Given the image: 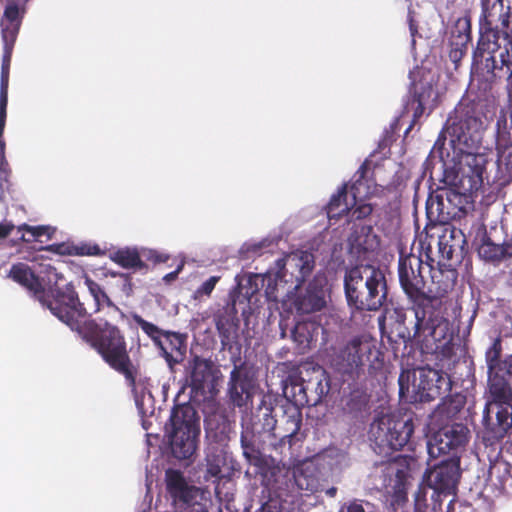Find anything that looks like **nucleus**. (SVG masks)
Wrapping results in <instances>:
<instances>
[{
    "label": "nucleus",
    "mask_w": 512,
    "mask_h": 512,
    "mask_svg": "<svg viewBox=\"0 0 512 512\" xmlns=\"http://www.w3.org/2000/svg\"><path fill=\"white\" fill-rule=\"evenodd\" d=\"M60 321L76 331L80 338L94 349L114 371L124 376L131 388H135L139 365L130 357V349L124 331L105 319H86L88 311L79 297L60 311Z\"/></svg>",
    "instance_id": "nucleus-1"
},
{
    "label": "nucleus",
    "mask_w": 512,
    "mask_h": 512,
    "mask_svg": "<svg viewBox=\"0 0 512 512\" xmlns=\"http://www.w3.org/2000/svg\"><path fill=\"white\" fill-rule=\"evenodd\" d=\"M411 304V309L395 307L387 312L392 333L405 344L419 346L423 353L441 360L450 359L454 355V343L442 307Z\"/></svg>",
    "instance_id": "nucleus-2"
},
{
    "label": "nucleus",
    "mask_w": 512,
    "mask_h": 512,
    "mask_svg": "<svg viewBox=\"0 0 512 512\" xmlns=\"http://www.w3.org/2000/svg\"><path fill=\"white\" fill-rule=\"evenodd\" d=\"M344 293L353 317L356 312L378 311L387 298L386 277L370 264L352 266L345 271Z\"/></svg>",
    "instance_id": "nucleus-3"
},
{
    "label": "nucleus",
    "mask_w": 512,
    "mask_h": 512,
    "mask_svg": "<svg viewBox=\"0 0 512 512\" xmlns=\"http://www.w3.org/2000/svg\"><path fill=\"white\" fill-rule=\"evenodd\" d=\"M502 352L500 336L494 338L485 350L488 391L485 405L491 409L512 411V387L507 379L512 378V353L502 358Z\"/></svg>",
    "instance_id": "nucleus-4"
},
{
    "label": "nucleus",
    "mask_w": 512,
    "mask_h": 512,
    "mask_svg": "<svg viewBox=\"0 0 512 512\" xmlns=\"http://www.w3.org/2000/svg\"><path fill=\"white\" fill-rule=\"evenodd\" d=\"M9 277L31 292L33 297L43 307H47L59 320L60 311L67 310L78 295L72 283H67L63 287L55 284L45 289L39 277L25 263L13 264Z\"/></svg>",
    "instance_id": "nucleus-5"
},
{
    "label": "nucleus",
    "mask_w": 512,
    "mask_h": 512,
    "mask_svg": "<svg viewBox=\"0 0 512 512\" xmlns=\"http://www.w3.org/2000/svg\"><path fill=\"white\" fill-rule=\"evenodd\" d=\"M365 366H368L369 374H375L383 366V355L372 341L364 337L351 339L335 358L336 370L343 381L359 379Z\"/></svg>",
    "instance_id": "nucleus-6"
},
{
    "label": "nucleus",
    "mask_w": 512,
    "mask_h": 512,
    "mask_svg": "<svg viewBox=\"0 0 512 512\" xmlns=\"http://www.w3.org/2000/svg\"><path fill=\"white\" fill-rule=\"evenodd\" d=\"M414 433L411 417L382 415L370 426V440L376 454L390 459L394 452L408 444Z\"/></svg>",
    "instance_id": "nucleus-7"
},
{
    "label": "nucleus",
    "mask_w": 512,
    "mask_h": 512,
    "mask_svg": "<svg viewBox=\"0 0 512 512\" xmlns=\"http://www.w3.org/2000/svg\"><path fill=\"white\" fill-rule=\"evenodd\" d=\"M169 445L172 455L179 459H189L196 451L200 434L199 417L190 404L177 405L169 419Z\"/></svg>",
    "instance_id": "nucleus-8"
},
{
    "label": "nucleus",
    "mask_w": 512,
    "mask_h": 512,
    "mask_svg": "<svg viewBox=\"0 0 512 512\" xmlns=\"http://www.w3.org/2000/svg\"><path fill=\"white\" fill-rule=\"evenodd\" d=\"M427 262L414 254H401L398 261L399 283L411 303L439 305L441 301L427 293Z\"/></svg>",
    "instance_id": "nucleus-9"
},
{
    "label": "nucleus",
    "mask_w": 512,
    "mask_h": 512,
    "mask_svg": "<svg viewBox=\"0 0 512 512\" xmlns=\"http://www.w3.org/2000/svg\"><path fill=\"white\" fill-rule=\"evenodd\" d=\"M480 45L486 49L495 46L496 31L502 38H512V0H481Z\"/></svg>",
    "instance_id": "nucleus-10"
},
{
    "label": "nucleus",
    "mask_w": 512,
    "mask_h": 512,
    "mask_svg": "<svg viewBox=\"0 0 512 512\" xmlns=\"http://www.w3.org/2000/svg\"><path fill=\"white\" fill-rule=\"evenodd\" d=\"M165 482L166 492L175 512H208L204 491L189 485L181 471L168 469Z\"/></svg>",
    "instance_id": "nucleus-11"
},
{
    "label": "nucleus",
    "mask_w": 512,
    "mask_h": 512,
    "mask_svg": "<svg viewBox=\"0 0 512 512\" xmlns=\"http://www.w3.org/2000/svg\"><path fill=\"white\" fill-rule=\"evenodd\" d=\"M468 196L454 187L438 188L426 202V214L430 222L446 224L466 214Z\"/></svg>",
    "instance_id": "nucleus-12"
},
{
    "label": "nucleus",
    "mask_w": 512,
    "mask_h": 512,
    "mask_svg": "<svg viewBox=\"0 0 512 512\" xmlns=\"http://www.w3.org/2000/svg\"><path fill=\"white\" fill-rule=\"evenodd\" d=\"M469 439L470 430L465 424H445L427 442L428 454L431 458L449 454L450 457H459L458 452L464 449Z\"/></svg>",
    "instance_id": "nucleus-13"
},
{
    "label": "nucleus",
    "mask_w": 512,
    "mask_h": 512,
    "mask_svg": "<svg viewBox=\"0 0 512 512\" xmlns=\"http://www.w3.org/2000/svg\"><path fill=\"white\" fill-rule=\"evenodd\" d=\"M500 31H496L495 43L496 47L486 49L481 47L480 38L477 47L473 53V63L478 64L484 61V67L488 73L496 75L497 72L503 71L507 79L512 78V38H503V45L499 43Z\"/></svg>",
    "instance_id": "nucleus-14"
},
{
    "label": "nucleus",
    "mask_w": 512,
    "mask_h": 512,
    "mask_svg": "<svg viewBox=\"0 0 512 512\" xmlns=\"http://www.w3.org/2000/svg\"><path fill=\"white\" fill-rule=\"evenodd\" d=\"M493 410L489 405L484 406L481 428L477 432V437L486 448L495 452L512 429V411L496 409L493 417Z\"/></svg>",
    "instance_id": "nucleus-15"
},
{
    "label": "nucleus",
    "mask_w": 512,
    "mask_h": 512,
    "mask_svg": "<svg viewBox=\"0 0 512 512\" xmlns=\"http://www.w3.org/2000/svg\"><path fill=\"white\" fill-rule=\"evenodd\" d=\"M450 388V380L443 373L432 368H422L418 376L414 373L411 403H426L440 397Z\"/></svg>",
    "instance_id": "nucleus-16"
},
{
    "label": "nucleus",
    "mask_w": 512,
    "mask_h": 512,
    "mask_svg": "<svg viewBox=\"0 0 512 512\" xmlns=\"http://www.w3.org/2000/svg\"><path fill=\"white\" fill-rule=\"evenodd\" d=\"M327 279L324 274H317L304 289L297 288L292 297V306L298 315L322 311L327 305Z\"/></svg>",
    "instance_id": "nucleus-17"
},
{
    "label": "nucleus",
    "mask_w": 512,
    "mask_h": 512,
    "mask_svg": "<svg viewBox=\"0 0 512 512\" xmlns=\"http://www.w3.org/2000/svg\"><path fill=\"white\" fill-rule=\"evenodd\" d=\"M219 369L210 359L195 355L187 366V382L195 395L204 396L216 391Z\"/></svg>",
    "instance_id": "nucleus-18"
},
{
    "label": "nucleus",
    "mask_w": 512,
    "mask_h": 512,
    "mask_svg": "<svg viewBox=\"0 0 512 512\" xmlns=\"http://www.w3.org/2000/svg\"><path fill=\"white\" fill-rule=\"evenodd\" d=\"M315 267L314 255L307 251H298L277 259L275 268L278 275H283L288 282H295V288H299Z\"/></svg>",
    "instance_id": "nucleus-19"
},
{
    "label": "nucleus",
    "mask_w": 512,
    "mask_h": 512,
    "mask_svg": "<svg viewBox=\"0 0 512 512\" xmlns=\"http://www.w3.org/2000/svg\"><path fill=\"white\" fill-rule=\"evenodd\" d=\"M424 481L437 492L456 488L460 478V457H449L424 473Z\"/></svg>",
    "instance_id": "nucleus-20"
},
{
    "label": "nucleus",
    "mask_w": 512,
    "mask_h": 512,
    "mask_svg": "<svg viewBox=\"0 0 512 512\" xmlns=\"http://www.w3.org/2000/svg\"><path fill=\"white\" fill-rule=\"evenodd\" d=\"M394 460L398 468L387 493L392 495L394 502L400 503L407 500V488L414 474L420 471V464L415 457L409 455H399Z\"/></svg>",
    "instance_id": "nucleus-21"
},
{
    "label": "nucleus",
    "mask_w": 512,
    "mask_h": 512,
    "mask_svg": "<svg viewBox=\"0 0 512 512\" xmlns=\"http://www.w3.org/2000/svg\"><path fill=\"white\" fill-rule=\"evenodd\" d=\"M434 260L427 261V273L431 283L427 289V293L434 296L437 301L451 292L458 278V272L451 264L445 265L438 263L437 267L433 266Z\"/></svg>",
    "instance_id": "nucleus-22"
},
{
    "label": "nucleus",
    "mask_w": 512,
    "mask_h": 512,
    "mask_svg": "<svg viewBox=\"0 0 512 512\" xmlns=\"http://www.w3.org/2000/svg\"><path fill=\"white\" fill-rule=\"evenodd\" d=\"M412 97L407 102L405 110L413 111V120L411 125L406 130V134L412 129L413 125L422 117L427 107L433 108L434 102L437 98V93L431 82L420 80L412 83Z\"/></svg>",
    "instance_id": "nucleus-23"
},
{
    "label": "nucleus",
    "mask_w": 512,
    "mask_h": 512,
    "mask_svg": "<svg viewBox=\"0 0 512 512\" xmlns=\"http://www.w3.org/2000/svg\"><path fill=\"white\" fill-rule=\"evenodd\" d=\"M254 380L242 365H235L230 373L229 396L235 406H246L252 401Z\"/></svg>",
    "instance_id": "nucleus-24"
},
{
    "label": "nucleus",
    "mask_w": 512,
    "mask_h": 512,
    "mask_svg": "<svg viewBox=\"0 0 512 512\" xmlns=\"http://www.w3.org/2000/svg\"><path fill=\"white\" fill-rule=\"evenodd\" d=\"M470 41V19L468 17L458 18L451 29L449 38V58L453 62L455 69L458 68L462 58L466 55Z\"/></svg>",
    "instance_id": "nucleus-25"
},
{
    "label": "nucleus",
    "mask_w": 512,
    "mask_h": 512,
    "mask_svg": "<svg viewBox=\"0 0 512 512\" xmlns=\"http://www.w3.org/2000/svg\"><path fill=\"white\" fill-rule=\"evenodd\" d=\"M164 338L167 345L162 341L161 355L164 357L169 368L173 369L175 365L184 361L187 352L186 335L178 332L167 331Z\"/></svg>",
    "instance_id": "nucleus-26"
},
{
    "label": "nucleus",
    "mask_w": 512,
    "mask_h": 512,
    "mask_svg": "<svg viewBox=\"0 0 512 512\" xmlns=\"http://www.w3.org/2000/svg\"><path fill=\"white\" fill-rule=\"evenodd\" d=\"M279 281L288 282L282 274L278 275V269L276 268L275 271L268 270L264 274L250 275L248 277L249 288L246 291V295L252 296L260 289H264L268 299H276V290Z\"/></svg>",
    "instance_id": "nucleus-27"
},
{
    "label": "nucleus",
    "mask_w": 512,
    "mask_h": 512,
    "mask_svg": "<svg viewBox=\"0 0 512 512\" xmlns=\"http://www.w3.org/2000/svg\"><path fill=\"white\" fill-rule=\"evenodd\" d=\"M40 250L62 256H97L102 253L97 244L87 242L74 243L72 241L50 244L42 247Z\"/></svg>",
    "instance_id": "nucleus-28"
},
{
    "label": "nucleus",
    "mask_w": 512,
    "mask_h": 512,
    "mask_svg": "<svg viewBox=\"0 0 512 512\" xmlns=\"http://www.w3.org/2000/svg\"><path fill=\"white\" fill-rule=\"evenodd\" d=\"M282 415L280 416V423L284 426L285 434L282 436V441L288 440L292 445L293 439L297 436L302 425V409L289 402H284L281 405Z\"/></svg>",
    "instance_id": "nucleus-29"
},
{
    "label": "nucleus",
    "mask_w": 512,
    "mask_h": 512,
    "mask_svg": "<svg viewBox=\"0 0 512 512\" xmlns=\"http://www.w3.org/2000/svg\"><path fill=\"white\" fill-rule=\"evenodd\" d=\"M310 406H316L330 390V379L325 370H316L305 379Z\"/></svg>",
    "instance_id": "nucleus-30"
},
{
    "label": "nucleus",
    "mask_w": 512,
    "mask_h": 512,
    "mask_svg": "<svg viewBox=\"0 0 512 512\" xmlns=\"http://www.w3.org/2000/svg\"><path fill=\"white\" fill-rule=\"evenodd\" d=\"M22 22V15L16 2L6 5L0 22L2 39L16 40Z\"/></svg>",
    "instance_id": "nucleus-31"
},
{
    "label": "nucleus",
    "mask_w": 512,
    "mask_h": 512,
    "mask_svg": "<svg viewBox=\"0 0 512 512\" xmlns=\"http://www.w3.org/2000/svg\"><path fill=\"white\" fill-rule=\"evenodd\" d=\"M506 243L497 244L485 233L482 237L481 244L478 247V255L485 262L494 265L500 264L503 260L507 259L509 246Z\"/></svg>",
    "instance_id": "nucleus-32"
},
{
    "label": "nucleus",
    "mask_w": 512,
    "mask_h": 512,
    "mask_svg": "<svg viewBox=\"0 0 512 512\" xmlns=\"http://www.w3.org/2000/svg\"><path fill=\"white\" fill-rule=\"evenodd\" d=\"M466 404V397L460 393L450 395L442 400L433 411V418L444 422L455 418Z\"/></svg>",
    "instance_id": "nucleus-33"
},
{
    "label": "nucleus",
    "mask_w": 512,
    "mask_h": 512,
    "mask_svg": "<svg viewBox=\"0 0 512 512\" xmlns=\"http://www.w3.org/2000/svg\"><path fill=\"white\" fill-rule=\"evenodd\" d=\"M447 233L448 229H446L445 233L439 238V252L443 259L448 261H459L463 257V250L465 245L464 240H461V242L458 243L455 242V229L449 231V236Z\"/></svg>",
    "instance_id": "nucleus-34"
},
{
    "label": "nucleus",
    "mask_w": 512,
    "mask_h": 512,
    "mask_svg": "<svg viewBox=\"0 0 512 512\" xmlns=\"http://www.w3.org/2000/svg\"><path fill=\"white\" fill-rule=\"evenodd\" d=\"M348 185H342L337 193L333 194L326 206V213L330 220H339L351 210V204L348 203Z\"/></svg>",
    "instance_id": "nucleus-35"
},
{
    "label": "nucleus",
    "mask_w": 512,
    "mask_h": 512,
    "mask_svg": "<svg viewBox=\"0 0 512 512\" xmlns=\"http://www.w3.org/2000/svg\"><path fill=\"white\" fill-rule=\"evenodd\" d=\"M111 260L125 269H147L146 263L141 260V257L135 248H122L118 249L111 255Z\"/></svg>",
    "instance_id": "nucleus-36"
},
{
    "label": "nucleus",
    "mask_w": 512,
    "mask_h": 512,
    "mask_svg": "<svg viewBox=\"0 0 512 512\" xmlns=\"http://www.w3.org/2000/svg\"><path fill=\"white\" fill-rule=\"evenodd\" d=\"M318 329L319 325L313 321H298L291 331V336L295 343L302 348H306L313 340Z\"/></svg>",
    "instance_id": "nucleus-37"
},
{
    "label": "nucleus",
    "mask_w": 512,
    "mask_h": 512,
    "mask_svg": "<svg viewBox=\"0 0 512 512\" xmlns=\"http://www.w3.org/2000/svg\"><path fill=\"white\" fill-rule=\"evenodd\" d=\"M284 395L286 397L285 402L296 405L298 408L302 409L305 406H310L305 379H301V381L298 382H291L289 386L285 387Z\"/></svg>",
    "instance_id": "nucleus-38"
},
{
    "label": "nucleus",
    "mask_w": 512,
    "mask_h": 512,
    "mask_svg": "<svg viewBox=\"0 0 512 512\" xmlns=\"http://www.w3.org/2000/svg\"><path fill=\"white\" fill-rule=\"evenodd\" d=\"M85 285L87 286L90 295L94 299V313L99 312L100 309L104 306L112 307L116 310H119V308L112 302L107 293L97 282H95L89 277H86Z\"/></svg>",
    "instance_id": "nucleus-39"
},
{
    "label": "nucleus",
    "mask_w": 512,
    "mask_h": 512,
    "mask_svg": "<svg viewBox=\"0 0 512 512\" xmlns=\"http://www.w3.org/2000/svg\"><path fill=\"white\" fill-rule=\"evenodd\" d=\"M3 41V55L1 65V76H0V88L5 87L8 89L9 86V75H10V64L14 45L16 40L2 39Z\"/></svg>",
    "instance_id": "nucleus-40"
},
{
    "label": "nucleus",
    "mask_w": 512,
    "mask_h": 512,
    "mask_svg": "<svg viewBox=\"0 0 512 512\" xmlns=\"http://www.w3.org/2000/svg\"><path fill=\"white\" fill-rule=\"evenodd\" d=\"M133 321L142 329V331L151 338L154 345L157 348H162V337H164L165 332L164 330L160 329L155 324L148 322L147 320L143 319L140 315L134 314L132 316Z\"/></svg>",
    "instance_id": "nucleus-41"
},
{
    "label": "nucleus",
    "mask_w": 512,
    "mask_h": 512,
    "mask_svg": "<svg viewBox=\"0 0 512 512\" xmlns=\"http://www.w3.org/2000/svg\"><path fill=\"white\" fill-rule=\"evenodd\" d=\"M512 147V128L508 127L505 117L497 120L496 150L498 153Z\"/></svg>",
    "instance_id": "nucleus-42"
},
{
    "label": "nucleus",
    "mask_w": 512,
    "mask_h": 512,
    "mask_svg": "<svg viewBox=\"0 0 512 512\" xmlns=\"http://www.w3.org/2000/svg\"><path fill=\"white\" fill-rule=\"evenodd\" d=\"M293 478L296 486L300 490H305L309 492H313L316 488V478L312 472H309L308 469L303 466H296L293 469Z\"/></svg>",
    "instance_id": "nucleus-43"
},
{
    "label": "nucleus",
    "mask_w": 512,
    "mask_h": 512,
    "mask_svg": "<svg viewBox=\"0 0 512 512\" xmlns=\"http://www.w3.org/2000/svg\"><path fill=\"white\" fill-rule=\"evenodd\" d=\"M470 171L472 175H463L459 180V184L463 190L473 192L477 191L483 184V168L480 166H476L475 168L470 167Z\"/></svg>",
    "instance_id": "nucleus-44"
},
{
    "label": "nucleus",
    "mask_w": 512,
    "mask_h": 512,
    "mask_svg": "<svg viewBox=\"0 0 512 512\" xmlns=\"http://www.w3.org/2000/svg\"><path fill=\"white\" fill-rule=\"evenodd\" d=\"M370 170V165L368 161H364L358 170L354 173L352 177V184L350 186V193L352 197L359 198L360 197V188L364 185L363 181L366 178L368 171Z\"/></svg>",
    "instance_id": "nucleus-45"
},
{
    "label": "nucleus",
    "mask_w": 512,
    "mask_h": 512,
    "mask_svg": "<svg viewBox=\"0 0 512 512\" xmlns=\"http://www.w3.org/2000/svg\"><path fill=\"white\" fill-rule=\"evenodd\" d=\"M18 230L30 233L35 240L42 236H47L48 239H51L56 232V229L49 225L30 226L28 224H22L18 227Z\"/></svg>",
    "instance_id": "nucleus-46"
},
{
    "label": "nucleus",
    "mask_w": 512,
    "mask_h": 512,
    "mask_svg": "<svg viewBox=\"0 0 512 512\" xmlns=\"http://www.w3.org/2000/svg\"><path fill=\"white\" fill-rule=\"evenodd\" d=\"M358 198L353 197V202L351 203V218L354 220H362L369 217L374 207L370 203H358Z\"/></svg>",
    "instance_id": "nucleus-47"
},
{
    "label": "nucleus",
    "mask_w": 512,
    "mask_h": 512,
    "mask_svg": "<svg viewBox=\"0 0 512 512\" xmlns=\"http://www.w3.org/2000/svg\"><path fill=\"white\" fill-rule=\"evenodd\" d=\"M219 280L220 276H211L196 289L194 298L201 299L203 297H209Z\"/></svg>",
    "instance_id": "nucleus-48"
},
{
    "label": "nucleus",
    "mask_w": 512,
    "mask_h": 512,
    "mask_svg": "<svg viewBox=\"0 0 512 512\" xmlns=\"http://www.w3.org/2000/svg\"><path fill=\"white\" fill-rule=\"evenodd\" d=\"M241 445L243 448V454L250 464L258 465L260 461V452L255 448L252 443H249L245 438L241 437Z\"/></svg>",
    "instance_id": "nucleus-49"
},
{
    "label": "nucleus",
    "mask_w": 512,
    "mask_h": 512,
    "mask_svg": "<svg viewBox=\"0 0 512 512\" xmlns=\"http://www.w3.org/2000/svg\"><path fill=\"white\" fill-rule=\"evenodd\" d=\"M7 105H8V89L5 87L0 88V137L3 136L6 118H7Z\"/></svg>",
    "instance_id": "nucleus-50"
},
{
    "label": "nucleus",
    "mask_w": 512,
    "mask_h": 512,
    "mask_svg": "<svg viewBox=\"0 0 512 512\" xmlns=\"http://www.w3.org/2000/svg\"><path fill=\"white\" fill-rule=\"evenodd\" d=\"M481 125V121L477 117H467L465 119H461L459 121V128L462 131L463 135L465 133H470L472 129H477Z\"/></svg>",
    "instance_id": "nucleus-51"
},
{
    "label": "nucleus",
    "mask_w": 512,
    "mask_h": 512,
    "mask_svg": "<svg viewBox=\"0 0 512 512\" xmlns=\"http://www.w3.org/2000/svg\"><path fill=\"white\" fill-rule=\"evenodd\" d=\"M370 506L369 502H364L360 499H354L345 505L346 512H373L368 509Z\"/></svg>",
    "instance_id": "nucleus-52"
},
{
    "label": "nucleus",
    "mask_w": 512,
    "mask_h": 512,
    "mask_svg": "<svg viewBox=\"0 0 512 512\" xmlns=\"http://www.w3.org/2000/svg\"><path fill=\"white\" fill-rule=\"evenodd\" d=\"M409 378V372L405 371H403L399 376V395L401 398L408 397V394L410 393Z\"/></svg>",
    "instance_id": "nucleus-53"
},
{
    "label": "nucleus",
    "mask_w": 512,
    "mask_h": 512,
    "mask_svg": "<svg viewBox=\"0 0 512 512\" xmlns=\"http://www.w3.org/2000/svg\"><path fill=\"white\" fill-rule=\"evenodd\" d=\"M5 140L2 137H0V171L3 173H6L8 171L9 165L5 157Z\"/></svg>",
    "instance_id": "nucleus-54"
},
{
    "label": "nucleus",
    "mask_w": 512,
    "mask_h": 512,
    "mask_svg": "<svg viewBox=\"0 0 512 512\" xmlns=\"http://www.w3.org/2000/svg\"><path fill=\"white\" fill-rule=\"evenodd\" d=\"M256 512H282L278 503L273 501L265 502Z\"/></svg>",
    "instance_id": "nucleus-55"
},
{
    "label": "nucleus",
    "mask_w": 512,
    "mask_h": 512,
    "mask_svg": "<svg viewBox=\"0 0 512 512\" xmlns=\"http://www.w3.org/2000/svg\"><path fill=\"white\" fill-rule=\"evenodd\" d=\"M169 259L168 255L161 254L157 251H150L148 255V260L152 261L154 264L164 263Z\"/></svg>",
    "instance_id": "nucleus-56"
},
{
    "label": "nucleus",
    "mask_w": 512,
    "mask_h": 512,
    "mask_svg": "<svg viewBox=\"0 0 512 512\" xmlns=\"http://www.w3.org/2000/svg\"><path fill=\"white\" fill-rule=\"evenodd\" d=\"M15 228L12 222H1L0 223V239L6 238Z\"/></svg>",
    "instance_id": "nucleus-57"
},
{
    "label": "nucleus",
    "mask_w": 512,
    "mask_h": 512,
    "mask_svg": "<svg viewBox=\"0 0 512 512\" xmlns=\"http://www.w3.org/2000/svg\"><path fill=\"white\" fill-rule=\"evenodd\" d=\"M183 266H184V264H183V263H181L180 265H178V267H177L174 271H172V272H170V273L166 274V275L163 277V280H164L165 282H167V283H170V282L174 281V280L178 277V275H179V273L181 272V270L183 269Z\"/></svg>",
    "instance_id": "nucleus-58"
},
{
    "label": "nucleus",
    "mask_w": 512,
    "mask_h": 512,
    "mask_svg": "<svg viewBox=\"0 0 512 512\" xmlns=\"http://www.w3.org/2000/svg\"><path fill=\"white\" fill-rule=\"evenodd\" d=\"M207 471L211 476L218 477L221 473V468L217 464H209Z\"/></svg>",
    "instance_id": "nucleus-59"
},
{
    "label": "nucleus",
    "mask_w": 512,
    "mask_h": 512,
    "mask_svg": "<svg viewBox=\"0 0 512 512\" xmlns=\"http://www.w3.org/2000/svg\"><path fill=\"white\" fill-rule=\"evenodd\" d=\"M409 29H410V33H411L412 37H414L415 34L417 33V25L415 24L413 18H410Z\"/></svg>",
    "instance_id": "nucleus-60"
},
{
    "label": "nucleus",
    "mask_w": 512,
    "mask_h": 512,
    "mask_svg": "<svg viewBox=\"0 0 512 512\" xmlns=\"http://www.w3.org/2000/svg\"><path fill=\"white\" fill-rule=\"evenodd\" d=\"M263 247V243H257L253 244L250 248H248V251H252L254 253L260 251Z\"/></svg>",
    "instance_id": "nucleus-61"
},
{
    "label": "nucleus",
    "mask_w": 512,
    "mask_h": 512,
    "mask_svg": "<svg viewBox=\"0 0 512 512\" xmlns=\"http://www.w3.org/2000/svg\"><path fill=\"white\" fill-rule=\"evenodd\" d=\"M122 276L125 277V284H124V286H128V289L131 290L132 284H131V282L129 280V276L128 275H124V274H122Z\"/></svg>",
    "instance_id": "nucleus-62"
},
{
    "label": "nucleus",
    "mask_w": 512,
    "mask_h": 512,
    "mask_svg": "<svg viewBox=\"0 0 512 512\" xmlns=\"http://www.w3.org/2000/svg\"><path fill=\"white\" fill-rule=\"evenodd\" d=\"M357 246H359L361 249L367 251L371 248V246H368L367 243H357Z\"/></svg>",
    "instance_id": "nucleus-63"
},
{
    "label": "nucleus",
    "mask_w": 512,
    "mask_h": 512,
    "mask_svg": "<svg viewBox=\"0 0 512 512\" xmlns=\"http://www.w3.org/2000/svg\"><path fill=\"white\" fill-rule=\"evenodd\" d=\"M506 246H509V252L507 254V259L512 257V243H506Z\"/></svg>",
    "instance_id": "nucleus-64"
}]
</instances>
